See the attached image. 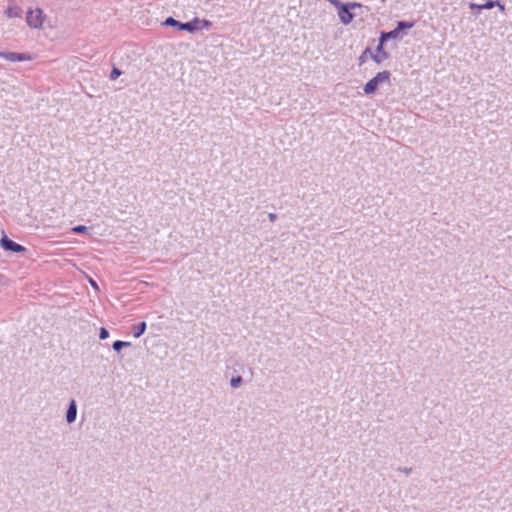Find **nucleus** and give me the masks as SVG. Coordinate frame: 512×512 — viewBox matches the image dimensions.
Listing matches in <instances>:
<instances>
[{
  "instance_id": "nucleus-1",
  "label": "nucleus",
  "mask_w": 512,
  "mask_h": 512,
  "mask_svg": "<svg viewBox=\"0 0 512 512\" xmlns=\"http://www.w3.org/2000/svg\"><path fill=\"white\" fill-rule=\"evenodd\" d=\"M391 84V73L387 70L378 72L372 79H370L364 86L363 92L365 95H374L383 86Z\"/></svg>"
},
{
  "instance_id": "nucleus-2",
  "label": "nucleus",
  "mask_w": 512,
  "mask_h": 512,
  "mask_svg": "<svg viewBox=\"0 0 512 512\" xmlns=\"http://www.w3.org/2000/svg\"><path fill=\"white\" fill-rule=\"evenodd\" d=\"M327 1L337 9L340 22L344 25H349L353 21V19L355 17L353 10L355 8L361 7V5L359 3H355V2L342 3L339 0H327Z\"/></svg>"
},
{
  "instance_id": "nucleus-3",
  "label": "nucleus",
  "mask_w": 512,
  "mask_h": 512,
  "mask_svg": "<svg viewBox=\"0 0 512 512\" xmlns=\"http://www.w3.org/2000/svg\"><path fill=\"white\" fill-rule=\"evenodd\" d=\"M26 21L30 28L39 29L44 23L43 11L39 8H31L27 11Z\"/></svg>"
},
{
  "instance_id": "nucleus-4",
  "label": "nucleus",
  "mask_w": 512,
  "mask_h": 512,
  "mask_svg": "<svg viewBox=\"0 0 512 512\" xmlns=\"http://www.w3.org/2000/svg\"><path fill=\"white\" fill-rule=\"evenodd\" d=\"M413 26H414L413 22L399 21L397 23V27L394 30L382 33L381 38L384 41H387L388 39L401 38L402 36H401L400 32L404 29H411Z\"/></svg>"
},
{
  "instance_id": "nucleus-5",
  "label": "nucleus",
  "mask_w": 512,
  "mask_h": 512,
  "mask_svg": "<svg viewBox=\"0 0 512 512\" xmlns=\"http://www.w3.org/2000/svg\"><path fill=\"white\" fill-rule=\"evenodd\" d=\"M0 245L4 250H7V251H12V252H16V253H21V252L26 251V248L24 246L10 240L6 236H3L1 238Z\"/></svg>"
},
{
  "instance_id": "nucleus-6",
  "label": "nucleus",
  "mask_w": 512,
  "mask_h": 512,
  "mask_svg": "<svg viewBox=\"0 0 512 512\" xmlns=\"http://www.w3.org/2000/svg\"><path fill=\"white\" fill-rule=\"evenodd\" d=\"M384 43H385V41L382 40V38L380 37L379 44L376 48V52L371 53V58L377 64H381L383 61H385L388 58V53L384 51Z\"/></svg>"
},
{
  "instance_id": "nucleus-7",
  "label": "nucleus",
  "mask_w": 512,
  "mask_h": 512,
  "mask_svg": "<svg viewBox=\"0 0 512 512\" xmlns=\"http://www.w3.org/2000/svg\"><path fill=\"white\" fill-rule=\"evenodd\" d=\"M0 57L10 62H22L29 61L31 57L28 54L15 53V52H3L0 51Z\"/></svg>"
},
{
  "instance_id": "nucleus-8",
  "label": "nucleus",
  "mask_w": 512,
  "mask_h": 512,
  "mask_svg": "<svg viewBox=\"0 0 512 512\" xmlns=\"http://www.w3.org/2000/svg\"><path fill=\"white\" fill-rule=\"evenodd\" d=\"M5 15L7 18H20L22 15V9L19 5L16 4L15 1L11 0L8 2L7 8L5 10Z\"/></svg>"
},
{
  "instance_id": "nucleus-9",
  "label": "nucleus",
  "mask_w": 512,
  "mask_h": 512,
  "mask_svg": "<svg viewBox=\"0 0 512 512\" xmlns=\"http://www.w3.org/2000/svg\"><path fill=\"white\" fill-rule=\"evenodd\" d=\"M77 418V403L74 399H71L68 404V408L66 411V422L67 424H73Z\"/></svg>"
},
{
  "instance_id": "nucleus-10",
  "label": "nucleus",
  "mask_w": 512,
  "mask_h": 512,
  "mask_svg": "<svg viewBox=\"0 0 512 512\" xmlns=\"http://www.w3.org/2000/svg\"><path fill=\"white\" fill-rule=\"evenodd\" d=\"M496 5H498V1L487 0L484 4L469 3L468 7L470 10H474V9L489 10V9L496 7Z\"/></svg>"
},
{
  "instance_id": "nucleus-11",
  "label": "nucleus",
  "mask_w": 512,
  "mask_h": 512,
  "mask_svg": "<svg viewBox=\"0 0 512 512\" xmlns=\"http://www.w3.org/2000/svg\"><path fill=\"white\" fill-rule=\"evenodd\" d=\"M146 327H147V326H146V323H145V322H141V323H139L137 326H135V327L133 328V330H134V336H135L136 338L140 337V336L145 332Z\"/></svg>"
},
{
  "instance_id": "nucleus-12",
  "label": "nucleus",
  "mask_w": 512,
  "mask_h": 512,
  "mask_svg": "<svg viewBox=\"0 0 512 512\" xmlns=\"http://www.w3.org/2000/svg\"><path fill=\"white\" fill-rule=\"evenodd\" d=\"M129 346H131V343L130 342H126V341H119L118 340V341H115L113 343V349L115 351H117V352L120 351L122 348L129 347Z\"/></svg>"
},
{
  "instance_id": "nucleus-13",
  "label": "nucleus",
  "mask_w": 512,
  "mask_h": 512,
  "mask_svg": "<svg viewBox=\"0 0 512 512\" xmlns=\"http://www.w3.org/2000/svg\"><path fill=\"white\" fill-rule=\"evenodd\" d=\"M72 231L74 233H85L88 231V227H86L84 225H78V226L73 227Z\"/></svg>"
},
{
  "instance_id": "nucleus-14",
  "label": "nucleus",
  "mask_w": 512,
  "mask_h": 512,
  "mask_svg": "<svg viewBox=\"0 0 512 512\" xmlns=\"http://www.w3.org/2000/svg\"><path fill=\"white\" fill-rule=\"evenodd\" d=\"M121 74L122 72L118 68H113L110 73V79L116 80Z\"/></svg>"
},
{
  "instance_id": "nucleus-15",
  "label": "nucleus",
  "mask_w": 512,
  "mask_h": 512,
  "mask_svg": "<svg viewBox=\"0 0 512 512\" xmlns=\"http://www.w3.org/2000/svg\"><path fill=\"white\" fill-rule=\"evenodd\" d=\"M241 382H242V378L241 377H236V378H232L231 379L230 384H231V386L233 388H237L241 384Z\"/></svg>"
},
{
  "instance_id": "nucleus-16",
  "label": "nucleus",
  "mask_w": 512,
  "mask_h": 512,
  "mask_svg": "<svg viewBox=\"0 0 512 512\" xmlns=\"http://www.w3.org/2000/svg\"><path fill=\"white\" fill-rule=\"evenodd\" d=\"M99 337L100 339L104 340V339H107L109 337V332L106 328L102 327L100 329V333H99Z\"/></svg>"
},
{
  "instance_id": "nucleus-17",
  "label": "nucleus",
  "mask_w": 512,
  "mask_h": 512,
  "mask_svg": "<svg viewBox=\"0 0 512 512\" xmlns=\"http://www.w3.org/2000/svg\"><path fill=\"white\" fill-rule=\"evenodd\" d=\"M180 29L192 31L193 30V26H192L191 23H185V24H181L180 25Z\"/></svg>"
},
{
  "instance_id": "nucleus-18",
  "label": "nucleus",
  "mask_w": 512,
  "mask_h": 512,
  "mask_svg": "<svg viewBox=\"0 0 512 512\" xmlns=\"http://www.w3.org/2000/svg\"><path fill=\"white\" fill-rule=\"evenodd\" d=\"M367 53H370V49H369V48H367V49L363 52V54L360 56V58H359V59H360V63H361V64L365 62V56H366V54H367Z\"/></svg>"
},
{
  "instance_id": "nucleus-19",
  "label": "nucleus",
  "mask_w": 512,
  "mask_h": 512,
  "mask_svg": "<svg viewBox=\"0 0 512 512\" xmlns=\"http://www.w3.org/2000/svg\"><path fill=\"white\" fill-rule=\"evenodd\" d=\"M166 25H177L178 22L176 20H174L173 18H168L165 22Z\"/></svg>"
},
{
  "instance_id": "nucleus-20",
  "label": "nucleus",
  "mask_w": 512,
  "mask_h": 512,
  "mask_svg": "<svg viewBox=\"0 0 512 512\" xmlns=\"http://www.w3.org/2000/svg\"><path fill=\"white\" fill-rule=\"evenodd\" d=\"M201 23H202V27H204V28H209L211 26V22L208 20H202Z\"/></svg>"
},
{
  "instance_id": "nucleus-21",
  "label": "nucleus",
  "mask_w": 512,
  "mask_h": 512,
  "mask_svg": "<svg viewBox=\"0 0 512 512\" xmlns=\"http://www.w3.org/2000/svg\"><path fill=\"white\" fill-rule=\"evenodd\" d=\"M496 7L499 8V10L501 12L505 11V6L501 2H499V1H498V5H496Z\"/></svg>"
},
{
  "instance_id": "nucleus-22",
  "label": "nucleus",
  "mask_w": 512,
  "mask_h": 512,
  "mask_svg": "<svg viewBox=\"0 0 512 512\" xmlns=\"http://www.w3.org/2000/svg\"><path fill=\"white\" fill-rule=\"evenodd\" d=\"M90 284H91V286H92L94 289H96V290L98 289V285L96 284V282H95V281L90 280Z\"/></svg>"
}]
</instances>
